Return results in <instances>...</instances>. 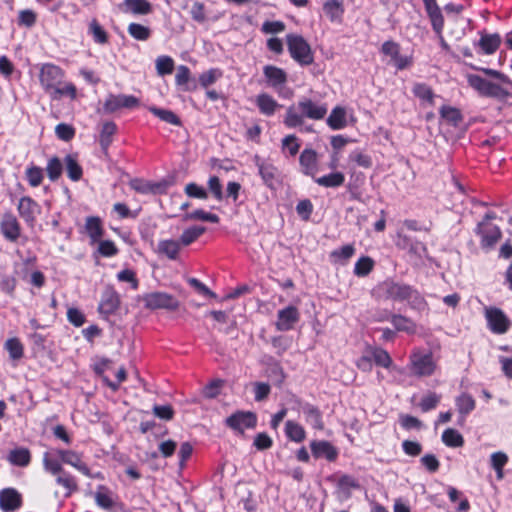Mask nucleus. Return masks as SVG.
<instances>
[{"label":"nucleus","instance_id":"obj_58","mask_svg":"<svg viewBox=\"0 0 512 512\" xmlns=\"http://www.w3.org/2000/svg\"><path fill=\"white\" fill-rule=\"evenodd\" d=\"M26 177L32 187L39 186L43 180L42 169L36 166H31L26 170Z\"/></svg>","mask_w":512,"mask_h":512},{"label":"nucleus","instance_id":"obj_51","mask_svg":"<svg viewBox=\"0 0 512 512\" xmlns=\"http://www.w3.org/2000/svg\"><path fill=\"white\" fill-rule=\"evenodd\" d=\"M5 348L12 359H20L23 356V345L17 338L8 339Z\"/></svg>","mask_w":512,"mask_h":512},{"label":"nucleus","instance_id":"obj_30","mask_svg":"<svg viewBox=\"0 0 512 512\" xmlns=\"http://www.w3.org/2000/svg\"><path fill=\"white\" fill-rule=\"evenodd\" d=\"M256 104L264 115L271 116L275 113L277 108L280 107V105L277 103V101L268 94H260L256 98Z\"/></svg>","mask_w":512,"mask_h":512},{"label":"nucleus","instance_id":"obj_20","mask_svg":"<svg viewBox=\"0 0 512 512\" xmlns=\"http://www.w3.org/2000/svg\"><path fill=\"white\" fill-rule=\"evenodd\" d=\"M257 167L259 170V174L264 181V183L270 187L274 188V186L279 181V173L277 168L268 161H259L257 160Z\"/></svg>","mask_w":512,"mask_h":512},{"label":"nucleus","instance_id":"obj_39","mask_svg":"<svg viewBox=\"0 0 512 512\" xmlns=\"http://www.w3.org/2000/svg\"><path fill=\"white\" fill-rule=\"evenodd\" d=\"M206 231L205 227L202 226H193L183 231L180 237V243L183 246H188L194 241H196L204 232Z\"/></svg>","mask_w":512,"mask_h":512},{"label":"nucleus","instance_id":"obj_57","mask_svg":"<svg viewBox=\"0 0 512 512\" xmlns=\"http://www.w3.org/2000/svg\"><path fill=\"white\" fill-rule=\"evenodd\" d=\"M300 148V144L295 135H288L282 140V150L288 151L290 156H295Z\"/></svg>","mask_w":512,"mask_h":512},{"label":"nucleus","instance_id":"obj_9","mask_svg":"<svg viewBox=\"0 0 512 512\" xmlns=\"http://www.w3.org/2000/svg\"><path fill=\"white\" fill-rule=\"evenodd\" d=\"M256 423V415L252 412L238 411L226 419L227 426L239 433H243L246 429L254 428Z\"/></svg>","mask_w":512,"mask_h":512},{"label":"nucleus","instance_id":"obj_54","mask_svg":"<svg viewBox=\"0 0 512 512\" xmlns=\"http://www.w3.org/2000/svg\"><path fill=\"white\" fill-rule=\"evenodd\" d=\"M37 20V14L31 9L21 10L18 14V24L25 28H31Z\"/></svg>","mask_w":512,"mask_h":512},{"label":"nucleus","instance_id":"obj_8","mask_svg":"<svg viewBox=\"0 0 512 512\" xmlns=\"http://www.w3.org/2000/svg\"><path fill=\"white\" fill-rule=\"evenodd\" d=\"M468 83L481 95L490 97H501L504 94L503 88L491 81H488L478 75H468Z\"/></svg>","mask_w":512,"mask_h":512},{"label":"nucleus","instance_id":"obj_29","mask_svg":"<svg viewBox=\"0 0 512 512\" xmlns=\"http://www.w3.org/2000/svg\"><path fill=\"white\" fill-rule=\"evenodd\" d=\"M314 181L325 188H337L344 184L345 176L342 172H332L328 175L315 177Z\"/></svg>","mask_w":512,"mask_h":512},{"label":"nucleus","instance_id":"obj_59","mask_svg":"<svg viewBox=\"0 0 512 512\" xmlns=\"http://www.w3.org/2000/svg\"><path fill=\"white\" fill-rule=\"evenodd\" d=\"M47 174L50 180L55 181L59 178L62 173V164L60 160L56 157L49 160L47 167Z\"/></svg>","mask_w":512,"mask_h":512},{"label":"nucleus","instance_id":"obj_52","mask_svg":"<svg viewBox=\"0 0 512 512\" xmlns=\"http://www.w3.org/2000/svg\"><path fill=\"white\" fill-rule=\"evenodd\" d=\"M174 68V61L171 57L161 56L156 60L157 73L161 76L171 74Z\"/></svg>","mask_w":512,"mask_h":512},{"label":"nucleus","instance_id":"obj_46","mask_svg":"<svg viewBox=\"0 0 512 512\" xmlns=\"http://www.w3.org/2000/svg\"><path fill=\"white\" fill-rule=\"evenodd\" d=\"M56 482L64 488V496H70L77 489V484L74 478L68 474L60 473Z\"/></svg>","mask_w":512,"mask_h":512},{"label":"nucleus","instance_id":"obj_43","mask_svg":"<svg viewBox=\"0 0 512 512\" xmlns=\"http://www.w3.org/2000/svg\"><path fill=\"white\" fill-rule=\"evenodd\" d=\"M458 411L463 416L469 414L475 408V400L468 394H462L456 400Z\"/></svg>","mask_w":512,"mask_h":512},{"label":"nucleus","instance_id":"obj_38","mask_svg":"<svg viewBox=\"0 0 512 512\" xmlns=\"http://www.w3.org/2000/svg\"><path fill=\"white\" fill-rule=\"evenodd\" d=\"M323 10L331 20L341 18L344 13L343 5L339 0H327L323 5Z\"/></svg>","mask_w":512,"mask_h":512},{"label":"nucleus","instance_id":"obj_60","mask_svg":"<svg viewBox=\"0 0 512 512\" xmlns=\"http://www.w3.org/2000/svg\"><path fill=\"white\" fill-rule=\"evenodd\" d=\"M412 308L417 309L419 311H423L427 308V303L425 299L414 289H411L409 296L406 299Z\"/></svg>","mask_w":512,"mask_h":512},{"label":"nucleus","instance_id":"obj_34","mask_svg":"<svg viewBox=\"0 0 512 512\" xmlns=\"http://www.w3.org/2000/svg\"><path fill=\"white\" fill-rule=\"evenodd\" d=\"M499 44L500 39L497 34H484L479 41V47L486 54L494 53Z\"/></svg>","mask_w":512,"mask_h":512},{"label":"nucleus","instance_id":"obj_2","mask_svg":"<svg viewBox=\"0 0 512 512\" xmlns=\"http://www.w3.org/2000/svg\"><path fill=\"white\" fill-rule=\"evenodd\" d=\"M373 362L384 368H389L392 365V359L386 350L371 345L364 348L362 355L355 361V365L362 372H371Z\"/></svg>","mask_w":512,"mask_h":512},{"label":"nucleus","instance_id":"obj_22","mask_svg":"<svg viewBox=\"0 0 512 512\" xmlns=\"http://www.w3.org/2000/svg\"><path fill=\"white\" fill-rule=\"evenodd\" d=\"M57 456L66 464H69L85 475L89 474V468L82 461L81 455L73 450H57Z\"/></svg>","mask_w":512,"mask_h":512},{"label":"nucleus","instance_id":"obj_19","mask_svg":"<svg viewBox=\"0 0 512 512\" xmlns=\"http://www.w3.org/2000/svg\"><path fill=\"white\" fill-rule=\"evenodd\" d=\"M1 231L4 237L15 241L20 236V224L12 213H5L1 220Z\"/></svg>","mask_w":512,"mask_h":512},{"label":"nucleus","instance_id":"obj_6","mask_svg":"<svg viewBox=\"0 0 512 512\" xmlns=\"http://www.w3.org/2000/svg\"><path fill=\"white\" fill-rule=\"evenodd\" d=\"M143 302L148 309H167L176 310L179 307V301L172 295L165 292H151L143 296Z\"/></svg>","mask_w":512,"mask_h":512},{"label":"nucleus","instance_id":"obj_32","mask_svg":"<svg viewBox=\"0 0 512 512\" xmlns=\"http://www.w3.org/2000/svg\"><path fill=\"white\" fill-rule=\"evenodd\" d=\"M130 186L132 189L142 194L158 193L162 191L161 184H152L141 179L131 180Z\"/></svg>","mask_w":512,"mask_h":512},{"label":"nucleus","instance_id":"obj_41","mask_svg":"<svg viewBox=\"0 0 512 512\" xmlns=\"http://www.w3.org/2000/svg\"><path fill=\"white\" fill-rule=\"evenodd\" d=\"M442 441L449 447H461L464 444L462 435L455 429H446L442 434Z\"/></svg>","mask_w":512,"mask_h":512},{"label":"nucleus","instance_id":"obj_48","mask_svg":"<svg viewBox=\"0 0 512 512\" xmlns=\"http://www.w3.org/2000/svg\"><path fill=\"white\" fill-rule=\"evenodd\" d=\"M413 93L420 100L431 104L433 102V91L432 89L423 83H417L413 87Z\"/></svg>","mask_w":512,"mask_h":512},{"label":"nucleus","instance_id":"obj_49","mask_svg":"<svg viewBox=\"0 0 512 512\" xmlns=\"http://www.w3.org/2000/svg\"><path fill=\"white\" fill-rule=\"evenodd\" d=\"M150 111L155 115L157 116L158 118H160L162 121H165L169 124H172V125H180L181 124V121L179 119V117L173 113L172 111L170 110H165V109H159V108H151Z\"/></svg>","mask_w":512,"mask_h":512},{"label":"nucleus","instance_id":"obj_15","mask_svg":"<svg viewBox=\"0 0 512 512\" xmlns=\"http://www.w3.org/2000/svg\"><path fill=\"white\" fill-rule=\"evenodd\" d=\"M297 108L304 117L313 120H321L327 113V106L325 104H318L311 99L304 98L297 103Z\"/></svg>","mask_w":512,"mask_h":512},{"label":"nucleus","instance_id":"obj_3","mask_svg":"<svg viewBox=\"0 0 512 512\" xmlns=\"http://www.w3.org/2000/svg\"><path fill=\"white\" fill-rule=\"evenodd\" d=\"M437 369V362L431 353L414 350L409 358V371L415 377H429Z\"/></svg>","mask_w":512,"mask_h":512},{"label":"nucleus","instance_id":"obj_40","mask_svg":"<svg viewBox=\"0 0 512 512\" xmlns=\"http://www.w3.org/2000/svg\"><path fill=\"white\" fill-rule=\"evenodd\" d=\"M391 322L398 331H404L411 334L416 332V324L404 316L393 315Z\"/></svg>","mask_w":512,"mask_h":512},{"label":"nucleus","instance_id":"obj_45","mask_svg":"<svg viewBox=\"0 0 512 512\" xmlns=\"http://www.w3.org/2000/svg\"><path fill=\"white\" fill-rule=\"evenodd\" d=\"M9 461L18 466H26L30 462V453L25 448L12 450L9 454Z\"/></svg>","mask_w":512,"mask_h":512},{"label":"nucleus","instance_id":"obj_26","mask_svg":"<svg viewBox=\"0 0 512 512\" xmlns=\"http://www.w3.org/2000/svg\"><path fill=\"white\" fill-rule=\"evenodd\" d=\"M310 446L316 458L333 461L337 457V450L327 441H313Z\"/></svg>","mask_w":512,"mask_h":512},{"label":"nucleus","instance_id":"obj_61","mask_svg":"<svg viewBox=\"0 0 512 512\" xmlns=\"http://www.w3.org/2000/svg\"><path fill=\"white\" fill-rule=\"evenodd\" d=\"M440 114L445 120L454 125L461 120L459 110L450 106H443L440 110Z\"/></svg>","mask_w":512,"mask_h":512},{"label":"nucleus","instance_id":"obj_23","mask_svg":"<svg viewBox=\"0 0 512 512\" xmlns=\"http://www.w3.org/2000/svg\"><path fill=\"white\" fill-rule=\"evenodd\" d=\"M263 73L266 77L267 83L273 88H280L284 86L287 81L286 72L276 66L267 65L263 69Z\"/></svg>","mask_w":512,"mask_h":512},{"label":"nucleus","instance_id":"obj_50","mask_svg":"<svg viewBox=\"0 0 512 512\" xmlns=\"http://www.w3.org/2000/svg\"><path fill=\"white\" fill-rule=\"evenodd\" d=\"M349 160L354 162L357 166L362 168H370L372 166V159L368 154L361 150H355L350 153Z\"/></svg>","mask_w":512,"mask_h":512},{"label":"nucleus","instance_id":"obj_10","mask_svg":"<svg viewBox=\"0 0 512 512\" xmlns=\"http://www.w3.org/2000/svg\"><path fill=\"white\" fill-rule=\"evenodd\" d=\"M299 319L300 313L298 308L290 305L278 311L275 327L278 331H289L293 329Z\"/></svg>","mask_w":512,"mask_h":512},{"label":"nucleus","instance_id":"obj_11","mask_svg":"<svg viewBox=\"0 0 512 512\" xmlns=\"http://www.w3.org/2000/svg\"><path fill=\"white\" fill-rule=\"evenodd\" d=\"M485 316L489 328L494 333L502 334L508 330L510 322L500 309L494 307L486 308Z\"/></svg>","mask_w":512,"mask_h":512},{"label":"nucleus","instance_id":"obj_16","mask_svg":"<svg viewBox=\"0 0 512 512\" xmlns=\"http://www.w3.org/2000/svg\"><path fill=\"white\" fill-rule=\"evenodd\" d=\"M22 505V496L14 488H6L0 491V508L4 512H14Z\"/></svg>","mask_w":512,"mask_h":512},{"label":"nucleus","instance_id":"obj_44","mask_svg":"<svg viewBox=\"0 0 512 512\" xmlns=\"http://www.w3.org/2000/svg\"><path fill=\"white\" fill-rule=\"evenodd\" d=\"M185 220H201V221H207L211 223H218L220 221L219 217L216 214L206 212L202 209H197L195 211H192L190 213H187L184 216Z\"/></svg>","mask_w":512,"mask_h":512},{"label":"nucleus","instance_id":"obj_1","mask_svg":"<svg viewBox=\"0 0 512 512\" xmlns=\"http://www.w3.org/2000/svg\"><path fill=\"white\" fill-rule=\"evenodd\" d=\"M64 78L65 72L59 66L51 63L41 65L39 71L40 84L51 99L59 100L67 96L74 100L77 97L75 85L66 82Z\"/></svg>","mask_w":512,"mask_h":512},{"label":"nucleus","instance_id":"obj_56","mask_svg":"<svg viewBox=\"0 0 512 512\" xmlns=\"http://www.w3.org/2000/svg\"><path fill=\"white\" fill-rule=\"evenodd\" d=\"M403 241L405 245L403 248H408L409 253L415 255L418 258H422L426 255L427 249L425 245L419 241H409L407 238H404Z\"/></svg>","mask_w":512,"mask_h":512},{"label":"nucleus","instance_id":"obj_55","mask_svg":"<svg viewBox=\"0 0 512 512\" xmlns=\"http://www.w3.org/2000/svg\"><path fill=\"white\" fill-rule=\"evenodd\" d=\"M184 191H185L186 195L191 198H197V199H202V200H205L208 198L207 191L202 186H199L198 184L193 183V182L188 183L185 186Z\"/></svg>","mask_w":512,"mask_h":512},{"label":"nucleus","instance_id":"obj_42","mask_svg":"<svg viewBox=\"0 0 512 512\" xmlns=\"http://www.w3.org/2000/svg\"><path fill=\"white\" fill-rule=\"evenodd\" d=\"M95 501L98 506L104 509L113 507L114 500L112 493L105 487H100L95 493Z\"/></svg>","mask_w":512,"mask_h":512},{"label":"nucleus","instance_id":"obj_31","mask_svg":"<svg viewBox=\"0 0 512 512\" xmlns=\"http://www.w3.org/2000/svg\"><path fill=\"white\" fill-rule=\"evenodd\" d=\"M116 131L117 126L114 122L108 121L103 123L99 141L104 152H107L108 147L112 142V137Z\"/></svg>","mask_w":512,"mask_h":512},{"label":"nucleus","instance_id":"obj_4","mask_svg":"<svg viewBox=\"0 0 512 512\" xmlns=\"http://www.w3.org/2000/svg\"><path fill=\"white\" fill-rule=\"evenodd\" d=\"M288 48L294 60L301 65H309L313 62V55L309 44L299 35L288 37Z\"/></svg>","mask_w":512,"mask_h":512},{"label":"nucleus","instance_id":"obj_28","mask_svg":"<svg viewBox=\"0 0 512 512\" xmlns=\"http://www.w3.org/2000/svg\"><path fill=\"white\" fill-rule=\"evenodd\" d=\"M181 249V243L176 240H161L157 245V253L166 256L171 260H175Z\"/></svg>","mask_w":512,"mask_h":512},{"label":"nucleus","instance_id":"obj_18","mask_svg":"<svg viewBox=\"0 0 512 512\" xmlns=\"http://www.w3.org/2000/svg\"><path fill=\"white\" fill-rule=\"evenodd\" d=\"M350 120L355 122V119L350 115ZM327 124L332 130H341L349 124V116L345 108L337 106L332 109L327 118Z\"/></svg>","mask_w":512,"mask_h":512},{"label":"nucleus","instance_id":"obj_5","mask_svg":"<svg viewBox=\"0 0 512 512\" xmlns=\"http://www.w3.org/2000/svg\"><path fill=\"white\" fill-rule=\"evenodd\" d=\"M494 218V214L487 213L484 220L478 224L476 232L481 236V246L483 248L493 247L501 238L499 227L488 222V220Z\"/></svg>","mask_w":512,"mask_h":512},{"label":"nucleus","instance_id":"obj_37","mask_svg":"<svg viewBox=\"0 0 512 512\" xmlns=\"http://www.w3.org/2000/svg\"><path fill=\"white\" fill-rule=\"evenodd\" d=\"M285 431L288 438L295 442H302L306 437L304 428L293 421L286 422Z\"/></svg>","mask_w":512,"mask_h":512},{"label":"nucleus","instance_id":"obj_14","mask_svg":"<svg viewBox=\"0 0 512 512\" xmlns=\"http://www.w3.org/2000/svg\"><path fill=\"white\" fill-rule=\"evenodd\" d=\"M17 209L20 217L30 227H33L36 221V217L40 213L39 205L30 197H22L19 200Z\"/></svg>","mask_w":512,"mask_h":512},{"label":"nucleus","instance_id":"obj_53","mask_svg":"<svg viewBox=\"0 0 512 512\" xmlns=\"http://www.w3.org/2000/svg\"><path fill=\"white\" fill-rule=\"evenodd\" d=\"M304 414L306 420L316 429H322L323 424L321 420L320 412L313 406H307L304 408Z\"/></svg>","mask_w":512,"mask_h":512},{"label":"nucleus","instance_id":"obj_47","mask_svg":"<svg viewBox=\"0 0 512 512\" xmlns=\"http://www.w3.org/2000/svg\"><path fill=\"white\" fill-rule=\"evenodd\" d=\"M65 163L68 177L73 181H78L82 176V168L79 166L76 159L68 155L65 158Z\"/></svg>","mask_w":512,"mask_h":512},{"label":"nucleus","instance_id":"obj_62","mask_svg":"<svg viewBox=\"0 0 512 512\" xmlns=\"http://www.w3.org/2000/svg\"><path fill=\"white\" fill-rule=\"evenodd\" d=\"M98 252L104 257H111L118 253V249L114 242L110 240H99L98 242Z\"/></svg>","mask_w":512,"mask_h":512},{"label":"nucleus","instance_id":"obj_24","mask_svg":"<svg viewBox=\"0 0 512 512\" xmlns=\"http://www.w3.org/2000/svg\"><path fill=\"white\" fill-rule=\"evenodd\" d=\"M120 9L135 15H148L153 11L151 3L147 0H124L120 4Z\"/></svg>","mask_w":512,"mask_h":512},{"label":"nucleus","instance_id":"obj_21","mask_svg":"<svg viewBox=\"0 0 512 512\" xmlns=\"http://www.w3.org/2000/svg\"><path fill=\"white\" fill-rule=\"evenodd\" d=\"M435 32H441L444 18L436 0H422Z\"/></svg>","mask_w":512,"mask_h":512},{"label":"nucleus","instance_id":"obj_33","mask_svg":"<svg viewBox=\"0 0 512 512\" xmlns=\"http://www.w3.org/2000/svg\"><path fill=\"white\" fill-rule=\"evenodd\" d=\"M304 123V115L299 112L297 105L296 106H290L287 109L285 118H284V124L288 128H295L299 127Z\"/></svg>","mask_w":512,"mask_h":512},{"label":"nucleus","instance_id":"obj_35","mask_svg":"<svg viewBox=\"0 0 512 512\" xmlns=\"http://www.w3.org/2000/svg\"><path fill=\"white\" fill-rule=\"evenodd\" d=\"M411 289L408 285L391 283L387 287V295L394 300H406Z\"/></svg>","mask_w":512,"mask_h":512},{"label":"nucleus","instance_id":"obj_13","mask_svg":"<svg viewBox=\"0 0 512 512\" xmlns=\"http://www.w3.org/2000/svg\"><path fill=\"white\" fill-rule=\"evenodd\" d=\"M381 51L385 56L390 57L391 62L399 70L405 69L411 64V57L407 55H401L399 45L395 42H385L382 45Z\"/></svg>","mask_w":512,"mask_h":512},{"label":"nucleus","instance_id":"obj_25","mask_svg":"<svg viewBox=\"0 0 512 512\" xmlns=\"http://www.w3.org/2000/svg\"><path fill=\"white\" fill-rule=\"evenodd\" d=\"M355 254L353 244H347L330 252L329 259L334 265L345 266Z\"/></svg>","mask_w":512,"mask_h":512},{"label":"nucleus","instance_id":"obj_63","mask_svg":"<svg viewBox=\"0 0 512 512\" xmlns=\"http://www.w3.org/2000/svg\"><path fill=\"white\" fill-rule=\"evenodd\" d=\"M55 133L59 139L69 141L74 137L75 130L68 124L60 123L56 126Z\"/></svg>","mask_w":512,"mask_h":512},{"label":"nucleus","instance_id":"obj_27","mask_svg":"<svg viewBox=\"0 0 512 512\" xmlns=\"http://www.w3.org/2000/svg\"><path fill=\"white\" fill-rule=\"evenodd\" d=\"M85 231L90 238L91 244L97 243L104 234L101 219L96 216L87 217L85 221Z\"/></svg>","mask_w":512,"mask_h":512},{"label":"nucleus","instance_id":"obj_36","mask_svg":"<svg viewBox=\"0 0 512 512\" xmlns=\"http://www.w3.org/2000/svg\"><path fill=\"white\" fill-rule=\"evenodd\" d=\"M375 262L369 256L360 257L354 266V274L358 277L367 276L374 268Z\"/></svg>","mask_w":512,"mask_h":512},{"label":"nucleus","instance_id":"obj_17","mask_svg":"<svg viewBox=\"0 0 512 512\" xmlns=\"http://www.w3.org/2000/svg\"><path fill=\"white\" fill-rule=\"evenodd\" d=\"M120 305L119 294L111 287L104 290L98 310L101 314L109 316L116 312Z\"/></svg>","mask_w":512,"mask_h":512},{"label":"nucleus","instance_id":"obj_64","mask_svg":"<svg viewBox=\"0 0 512 512\" xmlns=\"http://www.w3.org/2000/svg\"><path fill=\"white\" fill-rule=\"evenodd\" d=\"M43 464L45 470L52 473L53 475H59L62 471L61 464L57 459L52 458L49 453L44 455Z\"/></svg>","mask_w":512,"mask_h":512},{"label":"nucleus","instance_id":"obj_7","mask_svg":"<svg viewBox=\"0 0 512 512\" xmlns=\"http://www.w3.org/2000/svg\"><path fill=\"white\" fill-rule=\"evenodd\" d=\"M139 106V100L132 95L109 94L104 101L103 109L106 113H114L121 108L132 109Z\"/></svg>","mask_w":512,"mask_h":512},{"label":"nucleus","instance_id":"obj_12","mask_svg":"<svg viewBox=\"0 0 512 512\" xmlns=\"http://www.w3.org/2000/svg\"><path fill=\"white\" fill-rule=\"evenodd\" d=\"M299 164L303 174L315 178L319 170V158L317 152L310 148L304 149L300 154Z\"/></svg>","mask_w":512,"mask_h":512}]
</instances>
